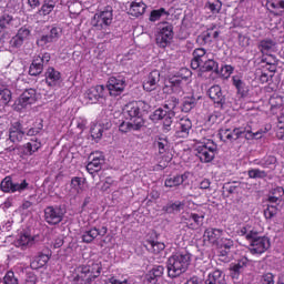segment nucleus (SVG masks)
Here are the masks:
<instances>
[{
  "label": "nucleus",
  "mask_w": 284,
  "mask_h": 284,
  "mask_svg": "<svg viewBox=\"0 0 284 284\" xmlns=\"http://www.w3.org/2000/svg\"><path fill=\"white\" fill-rule=\"evenodd\" d=\"M206 8H209L213 14H219V12H221V8H223V2L220 0L207 2Z\"/></svg>",
  "instance_id": "obj_52"
},
{
  "label": "nucleus",
  "mask_w": 284,
  "mask_h": 284,
  "mask_svg": "<svg viewBox=\"0 0 284 284\" xmlns=\"http://www.w3.org/2000/svg\"><path fill=\"white\" fill-rule=\"evenodd\" d=\"M266 7L268 10H284V0H267Z\"/></svg>",
  "instance_id": "obj_48"
},
{
  "label": "nucleus",
  "mask_w": 284,
  "mask_h": 284,
  "mask_svg": "<svg viewBox=\"0 0 284 284\" xmlns=\"http://www.w3.org/2000/svg\"><path fill=\"white\" fill-rule=\"evenodd\" d=\"M37 103V91L34 89L26 90L16 101V108L18 110H23L34 105Z\"/></svg>",
  "instance_id": "obj_13"
},
{
  "label": "nucleus",
  "mask_w": 284,
  "mask_h": 284,
  "mask_svg": "<svg viewBox=\"0 0 284 284\" xmlns=\"http://www.w3.org/2000/svg\"><path fill=\"white\" fill-rule=\"evenodd\" d=\"M13 21L14 18L8 13L0 16V34L3 32V30H9Z\"/></svg>",
  "instance_id": "obj_41"
},
{
  "label": "nucleus",
  "mask_w": 284,
  "mask_h": 284,
  "mask_svg": "<svg viewBox=\"0 0 284 284\" xmlns=\"http://www.w3.org/2000/svg\"><path fill=\"white\" fill-rule=\"evenodd\" d=\"M48 261H50V256L40 254L32 260L30 267L31 270H41L47 265Z\"/></svg>",
  "instance_id": "obj_34"
},
{
  "label": "nucleus",
  "mask_w": 284,
  "mask_h": 284,
  "mask_svg": "<svg viewBox=\"0 0 284 284\" xmlns=\"http://www.w3.org/2000/svg\"><path fill=\"white\" fill-rule=\"evenodd\" d=\"M216 150H219L216 143L212 140H207L206 143L196 148V156L200 159L201 163H212L214 156H216Z\"/></svg>",
  "instance_id": "obj_5"
},
{
  "label": "nucleus",
  "mask_w": 284,
  "mask_h": 284,
  "mask_svg": "<svg viewBox=\"0 0 284 284\" xmlns=\"http://www.w3.org/2000/svg\"><path fill=\"white\" fill-rule=\"evenodd\" d=\"M143 128L142 120L138 119L136 121L128 120L122 122L119 125L120 132L128 134V132H136L138 130Z\"/></svg>",
  "instance_id": "obj_27"
},
{
  "label": "nucleus",
  "mask_w": 284,
  "mask_h": 284,
  "mask_svg": "<svg viewBox=\"0 0 284 284\" xmlns=\"http://www.w3.org/2000/svg\"><path fill=\"white\" fill-rule=\"evenodd\" d=\"M61 72L50 67L45 72V83L49 88H59L61 85Z\"/></svg>",
  "instance_id": "obj_21"
},
{
  "label": "nucleus",
  "mask_w": 284,
  "mask_h": 284,
  "mask_svg": "<svg viewBox=\"0 0 284 284\" xmlns=\"http://www.w3.org/2000/svg\"><path fill=\"white\" fill-rule=\"evenodd\" d=\"M240 236H245L246 241H250L251 239H254L256 236V231L250 230L247 226H243L237 232Z\"/></svg>",
  "instance_id": "obj_51"
},
{
  "label": "nucleus",
  "mask_w": 284,
  "mask_h": 284,
  "mask_svg": "<svg viewBox=\"0 0 284 284\" xmlns=\"http://www.w3.org/2000/svg\"><path fill=\"white\" fill-rule=\"evenodd\" d=\"M43 132V121L39 120L33 124L31 129L28 130L27 136H37V134H41Z\"/></svg>",
  "instance_id": "obj_46"
},
{
  "label": "nucleus",
  "mask_w": 284,
  "mask_h": 284,
  "mask_svg": "<svg viewBox=\"0 0 284 284\" xmlns=\"http://www.w3.org/2000/svg\"><path fill=\"white\" fill-rule=\"evenodd\" d=\"M155 148H158L159 154H165L168 152L170 142L168 141V138H156L154 141Z\"/></svg>",
  "instance_id": "obj_39"
},
{
  "label": "nucleus",
  "mask_w": 284,
  "mask_h": 284,
  "mask_svg": "<svg viewBox=\"0 0 284 284\" xmlns=\"http://www.w3.org/2000/svg\"><path fill=\"white\" fill-rule=\"evenodd\" d=\"M32 243V237L28 234H22L19 239L14 242L16 247H21V250H26L28 245Z\"/></svg>",
  "instance_id": "obj_45"
},
{
  "label": "nucleus",
  "mask_w": 284,
  "mask_h": 284,
  "mask_svg": "<svg viewBox=\"0 0 284 284\" xmlns=\"http://www.w3.org/2000/svg\"><path fill=\"white\" fill-rule=\"evenodd\" d=\"M192 132V120L182 118L175 125V136L178 139H187Z\"/></svg>",
  "instance_id": "obj_16"
},
{
  "label": "nucleus",
  "mask_w": 284,
  "mask_h": 284,
  "mask_svg": "<svg viewBox=\"0 0 284 284\" xmlns=\"http://www.w3.org/2000/svg\"><path fill=\"white\" fill-rule=\"evenodd\" d=\"M250 252L251 254H264L270 250V239L266 236H258V232L255 236L250 240Z\"/></svg>",
  "instance_id": "obj_12"
},
{
  "label": "nucleus",
  "mask_w": 284,
  "mask_h": 284,
  "mask_svg": "<svg viewBox=\"0 0 284 284\" xmlns=\"http://www.w3.org/2000/svg\"><path fill=\"white\" fill-rule=\"evenodd\" d=\"M207 94L215 103L217 108H223L225 105V94H223V90L221 89V85H213L207 90Z\"/></svg>",
  "instance_id": "obj_20"
},
{
  "label": "nucleus",
  "mask_w": 284,
  "mask_h": 284,
  "mask_svg": "<svg viewBox=\"0 0 284 284\" xmlns=\"http://www.w3.org/2000/svg\"><path fill=\"white\" fill-rule=\"evenodd\" d=\"M61 34H63V30L60 27H51L50 32L38 40V45L43 48L48 43H55V41L61 39Z\"/></svg>",
  "instance_id": "obj_15"
},
{
  "label": "nucleus",
  "mask_w": 284,
  "mask_h": 284,
  "mask_svg": "<svg viewBox=\"0 0 284 284\" xmlns=\"http://www.w3.org/2000/svg\"><path fill=\"white\" fill-rule=\"evenodd\" d=\"M90 159L91 161L87 164V172L89 174H97V172H100L103 163H105V158H103V154L95 152L90 155Z\"/></svg>",
  "instance_id": "obj_18"
},
{
  "label": "nucleus",
  "mask_w": 284,
  "mask_h": 284,
  "mask_svg": "<svg viewBox=\"0 0 284 284\" xmlns=\"http://www.w3.org/2000/svg\"><path fill=\"white\" fill-rule=\"evenodd\" d=\"M41 149V142L37 141V140H31V142H28L24 145V154H28L29 156H32V154L34 152H39V150Z\"/></svg>",
  "instance_id": "obj_40"
},
{
  "label": "nucleus",
  "mask_w": 284,
  "mask_h": 284,
  "mask_svg": "<svg viewBox=\"0 0 284 284\" xmlns=\"http://www.w3.org/2000/svg\"><path fill=\"white\" fill-rule=\"evenodd\" d=\"M234 72V67L226 64L224 67H222V74L223 77H225L227 79V77H230L232 73Z\"/></svg>",
  "instance_id": "obj_64"
},
{
  "label": "nucleus",
  "mask_w": 284,
  "mask_h": 284,
  "mask_svg": "<svg viewBox=\"0 0 284 284\" xmlns=\"http://www.w3.org/2000/svg\"><path fill=\"white\" fill-rule=\"evenodd\" d=\"M250 267H254V261L247 258V256H241L230 265L231 278L239 281V278H241V274Z\"/></svg>",
  "instance_id": "obj_7"
},
{
  "label": "nucleus",
  "mask_w": 284,
  "mask_h": 284,
  "mask_svg": "<svg viewBox=\"0 0 284 284\" xmlns=\"http://www.w3.org/2000/svg\"><path fill=\"white\" fill-rule=\"evenodd\" d=\"M3 284H19V277L12 271H8L3 277Z\"/></svg>",
  "instance_id": "obj_53"
},
{
  "label": "nucleus",
  "mask_w": 284,
  "mask_h": 284,
  "mask_svg": "<svg viewBox=\"0 0 284 284\" xmlns=\"http://www.w3.org/2000/svg\"><path fill=\"white\" fill-rule=\"evenodd\" d=\"M192 263V254L187 251H180L171 255L166 262L168 275L170 278H176L185 274Z\"/></svg>",
  "instance_id": "obj_1"
},
{
  "label": "nucleus",
  "mask_w": 284,
  "mask_h": 284,
  "mask_svg": "<svg viewBox=\"0 0 284 284\" xmlns=\"http://www.w3.org/2000/svg\"><path fill=\"white\" fill-rule=\"evenodd\" d=\"M278 214V207L276 205H268L266 210H264L265 219H274Z\"/></svg>",
  "instance_id": "obj_56"
},
{
  "label": "nucleus",
  "mask_w": 284,
  "mask_h": 284,
  "mask_svg": "<svg viewBox=\"0 0 284 284\" xmlns=\"http://www.w3.org/2000/svg\"><path fill=\"white\" fill-rule=\"evenodd\" d=\"M232 83L237 90V94L242 97V99L250 94V85H247V83L243 81V78L241 75H233Z\"/></svg>",
  "instance_id": "obj_26"
},
{
  "label": "nucleus",
  "mask_w": 284,
  "mask_h": 284,
  "mask_svg": "<svg viewBox=\"0 0 284 284\" xmlns=\"http://www.w3.org/2000/svg\"><path fill=\"white\" fill-rule=\"evenodd\" d=\"M30 39V29L26 27H21L17 34L13 36L10 41L9 45L12 48V50H19V48L23 47V43Z\"/></svg>",
  "instance_id": "obj_14"
},
{
  "label": "nucleus",
  "mask_w": 284,
  "mask_h": 284,
  "mask_svg": "<svg viewBox=\"0 0 284 284\" xmlns=\"http://www.w3.org/2000/svg\"><path fill=\"white\" fill-rule=\"evenodd\" d=\"M184 221H193V223L190 224V229L194 230V227H201L203 225V221L205 220L204 213H186L182 216Z\"/></svg>",
  "instance_id": "obj_30"
},
{
  "label": "nucleus",
  "mask_w": 284,
  "mask_h": 284,
  "mask_svg": "<svg viewBox=\"0 0 284 284\" xmlns=\"http://www.w3.org/2000/svg\"><path fill=\"white\" fill-rule=\"evenodd\" d=\"M161 17H170V12L165 10V8L152 10L150 13L149 21H151L152 23L161 21Z\"/></svg>",
  "instance_id": "obj_38"
},
{
  "label": "nucleus",
  "mask_w": 284,
  "mask_h": 284,
  "mask_svg": "<svg viewBox=\"0 0 284 284\" xmlns=\"http://www.w3.org/2000/svg\"><path fill=\"white\" fill-rule=\"evenodd\" d=\"M23 136H26L23 125H21L20 122H14L9 129V140L11 143H19L23 141Z\"/></svg>",
  "instance_id": "obj_23"
},
{
  "label": "nucleus",
  "mask_w": 284,
  "mask_h": 284,
  "mask_svg": "<svg viewBox=\"0 0 284 284\" xmlns=\"http://www.w3.org/2000/svg\"><path fill=\"white\" fill-rule=\"evenodd\" d=\"M207 59V52L203 48H197L193 51V59L191 60L192 70H199L205 60Z\"/></svg>",
  "instance_id": "obj_25"
},
{
  "label": "nucleus",
  "mask_w": 284,
  "mask_h": 284,
  "mask_svg": "<svg viewBox=\"0 0 284 284\" xmlns=\"http://www.w3.org/2000/svg\"><path fill=\"white\" fill-rule=\"evenodd\" d=\"M146 6L143 3V0H134L131 2L129 13L132 17H141V14L145 13Z\"/></svg>",
  "instance_id": "obj_32"
},
{
  "label": "nucleus",
  "mask_w": 284,
  "mask_h": 284,
  "mask_svg": "<svg viewBox=\"0 0 284 284\" xmlns=\"http://www.w3.org/2000/svg\"><path fill=\"white\" fill-rule=\"evenodd\" d=\"M219 136L221 141L224 143H234V141H239V139H246V141H254V139H262L263 132L257 131L253 132L252 128H235V129H221L219 132Z\"/></svg>",
  "instance_id": "obj_2"
},
{
  "label": "nucleus",
  "mask_w": 284,
  "mask_h": 284,
  "mask_svg": "<svg viewBox=\"0 0 284 284\" xmlns=\"http://www.w3.org/2000/svg\"><path fill=\"white\" fill-rule=\"evenodd\" d=\"M150 110V104L143 100L130 102L124 106V116L126 121H142V128L145 125V120H143V114L141 112H148Z\"/></svg>",
  "instance_id": "obj_4"
},
{
  "label": "nucleus",
  "mask_w": 284,
  "mask_h": 284,
  "mask_svg": "<svg viewBox=\"0 0 284 284\" xmlns=\"http://www.w3.org/2000/svg\"><path fill=\"white\" fill-rule=\"evenodd\" d=\"M105 95V87L104 85H95L91 87L84 93V99L88 103H99V99H103Z\"/></svg>",
  "instance_id": "obj_17"
},
{
  "label": "nucleus",
  "mask_w": 284,
  "mask_h": 284,
  "mask_svg": "<svg viewBox=\"0 0 284 284\" xmlns=\"http://www.w3.org/2000/svg\"><path fill=\"white\" fill-rule=\"evenodd\" d=\"M179 105V98L171 97L168 100V103L164 104V109H158L155 110L151 115L150 119L153 121V123H159V121H163V129L165 132H170V128L172 125V119H174L175 113L174 109Z\"/></svg>",
  "instance_id": "obj_3"
},
{
  "label": "nucleus",
  "mask_w": 284,
  "mask_h": 284,
  "mask_svg": "<svg viewBox=\"0 0 284 284\" xmlns=\"http://www.w3.org/2000/svg\"><path fill=\"white\" fill-rule=\"evenodd\" d=\"M51 55L45 52L43 54H38L33 57V61L29 68L30 77H39L41 72H43V65H48L50 63Z\"/></svg>",
  "instance_id": "obj_10"
},
{
  "label": "nucleus",
  "mask_w": 284,
  "mask_h": 284,
  "mask_svg": "<svg viewBox=\"0 0 284 284\" xmlns=\"http://www.w3.org/2000/svg\"><path fill=\"white\" fill-rule=\"evenodd\" d=\"M2 101H4L6 104L10 103L12 101V91L8 88H3V90L0 93Z\"/></svg>",
  "instance_id": "obj_58"
},
{
  "label": "nucleus",
  "mask_w": 284,
  "mask_h": 284,
  "mask_svg": "<svg viewBox=\"0 0 284 284\" xmlns=\"http://www.w3.org/2000/svg\"><path fill=\"white\" fill-rule=\"evenodd\" d=\"M108 234V227L102 226L101 229H97V226L91 227L82 234L83 243H92L97 236H105Z\"/></svg>",
  "instance_id": "obj_22"
},
{
  "label": "nucleus",
  "mask_w": 284,
  "mask_h": 284,
  "mask_svg": "<svg viewBox=\"0 0 284 284\" xmlns=\"http://www.w3.org/2000/svg\"><path fill=\"white\" fill-rule=\"evenodd\" d=\"M83 185H85V181L79 176L71 179V190L75 192V194H81L83 192Z\"/></svg>",
  "instance_id": "obj_42"
},
{
  "label": "nucleus",
  "mask_w": 284,
  "mask_h": 284,
  "mask_svg": "<svg viewBox=\"0 0 284 284\" xmlns=\"http://www.w3.org/2000/svg\"><path fill=\"white\" fill-rule=\"evenodd\" d=\"M151 272L159 278H161V276H163V273L165 272V267H163V265H155L153 266V270H151Z\"/></svg>",
  "instance_id": "obj_62"
},
{
  "label": "nucleus",
  "mask_w": 284,
  "mask_h": 284,
  "mask_svg": "<svg viewBox=\"0 0 284 284\" xmlns=\"http://www.w3.org/2000/svg\"><path fill=\"white\" fill-rule=\"evenodd\" d=\"M257 164H260L262 168H272V165H276V156L268 155L261 160Z\"/></svg>",
  "instance_id": "obj_54"
},
{
  "label": "nucleus",
  "mask_w": 284,
  "mask_h": 284,
  "mask_svg": "<svg viewBox=\"0 0 284 284\" xmlns=\"http://www.w3.org/2000/svg\"><path fill=\"white\" fill-rule=\"evenodd\" d=\"M205 284H226L225 274L221 270H215L209 274Z\"/></svg>",
  "instance_id": "obj_31"
},
{
  "label": "nucleus",
  "mask_w": 284,
  "mask_h": 284,
  "mask_svg": "<svg viewBox=\"0 0 284 284\" xmlns=\"http://www.w3.org/2000/svg\"><path fill=\"white\" fill-rule=\"evenodd\" d=\"M216 26H212L206 31H204L202 34H200L196 38L197 43L200 45H205L206 43H212V39H219V34H221V31L216 30Z\"/></svg>",
  "instance_id": "obj_24"
},
{
  "label": "nucleus",
  "mask_w": 284,
  "mask_h": 284,
  "mask_svg": "<svg viewBox=\"0 0 284 284\" xmlns=\"http://www.w3.org/2000/svg\"><path fill=\"white\" fill-rule=\"evenodd\" d=\"M199 100L194 97H185L182 101V112H192L196 108Z\"/></svg>",
  "instance_id": "obj_36"
},
{
  "label": "nucleus",
  "mask_w": 284,
  "mask_h": 284,
  "mask_svg": "<svg viewBox=\"0 0 284 284\" xmlns=\"http://www.w3.org/2000/svg\"><path fill=\"white\" fill-rule=\"evenodd\" d=\"M203 72H216L219 73V62L213 59L206 58L205 61L200 67Z\"/></svg>",
  "instance_id": "obj_37"
},
{
  "label": "nucleus",
  "mask_w": 284,
  "mask_h": 284,
  "mask_svg": "<svg viewBox=\"0 0 284 284\" xmlns=\"http://www.w3.org/2000/svg\"><path fill=\"white\" fill-rule=\"evenodd\" d=\"M185 207V202L175 201L173 203H169L164 210L168 214H174V212H181Z\"/></svg>",
  "instance_id": "obj_43"
},
{
  "label": "nucleus",
  "mask_w": 284,
  "mask_h": 284,
  "mask_svg": "<svg viewBox=\"0 0 284 284\" xmlns=\"http://www.w3.org/2000/svg\"><path fill=\"white\" fill-rule=\"evenodd\" d=\"M160 81L161 72H159V70L151 71L143 82V90H145V92H153V90H156V88H159Z\"/></svg>",
  "instance_id": "obj_19"
},
{
  "label": "nucleus",
  "mask_w": 284,
  "mask_h": 284,
  "mask_svg": "<svg viewBox=\"0 0 284 284\" xmlns=\"http://www.w3.org/2000/svg\"><path fill=\"white\" fill-rule=\"evenodd\" d=\"M55 6L57 3L54 2V0L45 1L44 4L39 10L40 17H48V14H50V12L54 10Z\"/></svg>",
  "instance_id": "obj_44"
},
{
  "label": "nucleus",
  "mask_w": 284,
  "mask_h": 284,
  "mask_svg": "<svg viewBox=\"0 0 284 284\" xmlns=\"http://www.w3.org/2000/svg\"><path fill=\"white\" fill-rule=\"evenodd\" d=\"M236 190H239V185H236V182L226 183L223 186V191L227 192V194H236Z\"/></svg>",
  "instance_id": "obj_59"
},
{
  "label": "nucleus",
  "mask_w": 284,
  "mask_h": 284,
  "mask_svg": "<svg viewBox=\"0 0 284 284\" xmlns=\"http://www.w3.org/2000/svg\"><path fill=\"white\" fill-rule=\"evenodd\" d=\"M92 139H101L103 136V128L100 124L91 126Z\"/></svg>",
  "instance_id": "obj_55"
},
{
  "label": "nucleus",
  "mask_w": 284,
  "mask_h": 284,
  "mask_svg": "<svg viewBox=\"0 0 284 284\" xmlns=\"http://www.w3.org/2000/svg\"><path fill=\"white\" fill-rule=\"evenodd\" d=\"M112 12V7H106L103 11L95 13L92 20L93 28H95V30H106L110 28L114 17Z\"/></svg>",
  "instance_id": "obj_6"
},
{
  "label": "nucleus",
  "mask_w": 284,
  "mask_h": 284,
  "mask_svg": "<svg viewBox=\"0 0 284 284\" xmlns=\"http://www.w3.org/2000/svg\"><path fill=\"white\" fill-rule=\"evenodd\" d=\"M223 236V230L221 229H206L204 231V241H209L212 245H219V239Z\"/></svg>",
  "instance_id": "obj_29"
},
{
  "label": "nucleus",
  "mask_w": 284,
  "mask_h": 284,
  "mask_svg": "<svg viewBox=\"0 0 284 284\" xmlns=\"http://www.w3.org/2000/svg\"><path fill=\"white\" fill-rule=\"evenodd\" d=\"M145 281L148 284H156L159 283V277L151 271L145 275Z\"/></svg>",
  "instance_id": "obj_61"
},
{
  "label": "nucleus",
  "mask_w": 284,
  "mask_h": 284,
  "mask_svg": "<svg viewBox=\"0 0 284 284\" xmlns=\"http://www.w3.org/2000/svg\"><path fill=\"white\" fill-rule=\"evenodd\" d=\"M65 212L61 206H47L44 209V221L48 225H59L63 221Z\"/></svg>",
  "instance_id": "obj_11"
},
{
  "label": "nucleus",
  "mask_w": 284,
  "mask_h": 284,
  "mask_svg": "<svg viewBox=\"0 0 284 284\" xmlns=\"http://www.w3.org/2000/svg\"><path fill=\"white\" fill-rule=\"evenodd\" d=\"M172 39H174V27L169 22H164L158 31L155 41L159 48H168L172 43Z\"/></svg>",
  "instance_id": "obj_8"
},
{
  "label": "nucleus",
  "mask_w": 284,
  "mask_h": 284,
  "mask_svg": "<svg viewBox=\"0 0 284 284\" xmlns=\"http://www.w3.org/2000/svg\"><path fill=\"white\" fill-rule=\"evenodd\" d=\"M185 181H187V173L166 179L164 185L165 187H179V185H182Z\"/></svg>",
  "instance_id": "obj_33"
},
{
  "label": "nucleus",
  "mask_w": 284,
  "mask_h": 284,
  "mask_svg": "<svg viewBox=\"0 0 284 284\" xmlns=\"http://www.w3.org/2000/svg\"><path fill=\"white\" fill-rule=\"evenodd\" d=\"M149 245L150 252H153L154 254H160V252L165 250V244L163 242L151 241Z\"/></svg>",
  "instance_id": "obj_50"
},
{
  "label": "nucleus",
  "mask_w": 284,
  "mask_h": 284,
  "mask_svg": "<svg viewBox=\"0 0 284 284\" xmlns=\"http://www.w3.org/2000/svg\"><path fill=\"white\" fill-rule=\"evenodd\" d=\"M248 179H266L267 172L260 169H251L247 172Z\"/></svg>",
  "instance_id": "obj_49"
},
{
  "label": "nucleus",
  "mask_w": 284,
  "mask_h": 284,
  "mask_svg": "<svg viewBox=\"0 0 284 284\" xmlns=\"http://www.w3.org/2000/svg\"><path fill=\"white\" fill-rule=\"evenodd\" d=\"M13 184L14 182H12V178L6 176L0 184V189L2 192L12 194Z\"/></svg>",
  "instance_id": "obj_47"
},
{
  "label": "nucleus",
  "mask_w": 284,
  "mask_h": 284,
  "mask_svg": "<svg viewBox=\"0 0 284 284\" xmlns=\"http://www.w3.org/2000/svg\"><path fill=\"white\" fill-rule=\"evenodd\" d=\"M257 50H260L262 54H272V52H276V41L270 38L260 40Z\"/></svg>",
  "instance_id": "obj_28"
},
{
  "label": "nucleus",
  "mask_w": 284,
  "mask_h": 284,
  "mask_svg": "<svg viewBox=\"0 0 284 284\" xmlns=\"http://www.w3.org/2000/svg\"><path fill=\"white\" fill-rule=\"evenodd\" d=\"M28 182L23 180L21 183H13V189L11 191V194H14V192H26L28 190Z\"/></svg>",
  "instance_id": "obj_57"
},
{
  "label": "nucleus",
  "mask_w": 284,
  "mask_h": 284,
  "mask_svg": "<svg viewBox=\"0 0 284 284\" xmlns=\"http://www.w3.org/2000/svg\"><path fill=\"white\" fill-rule=\"evenodd\" d=\"M126 85L128 83L123 75L111 77L106 82L110 97H121Z\"/></svg>",
  "instance_id": "obj_9"
},
{
  "label": "nucleus",
  "mask_w": 284,
  "mask_h": 284,
  "mask_svg": "<svg viewBox=\"0 0 284 284\" xmlns=\"http://www.w3.org/2000/svg\"><path fill=\"white\" fill-rule=\"evenodd\" d=\"M272 195L280 199L281 201H283V196H284L283 186H277V187L273 189Z\"/></svg>",
  "instance_id": "obj_63"
},
{
  "label": "nucleus",
  "mask_w": 284,
  "mask_h": 284,
  "mask_svg": "<svg viewBox=\"0 0 284 284\" xmlns=\"http://www.w3.org/2000/svg\"><path fill=\"white\" fill-rule=\"evenodd\" d=\"M220 247L222 250L221 251L222 256H227L234 247V241L232 239L222 237L221 243H220Z\"/></svg>",
  "instance_id": "obj_35"
},
{
  "label": "nucleus",
  "mask_w": 284,
  "mask_h": 284,
  "mask_svg": "<svg viewBox=\"0 0 284 284\" xmlns=\"http://www.w3.org/2000/svg\"><path fill=\"white\" fill-rule=\"evenodd\" d=\"M274 274L273 273H264L261 277L262 284H274Z\"/></svg>",
  "instance_id": "obj_60"
}]
</instances>
